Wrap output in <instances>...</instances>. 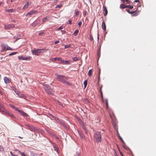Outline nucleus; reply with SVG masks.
I'll return each instance as SVG.
<instances>
[{"mask_svg": "<svg viewBox=\"0 0 156 156\" xmlns=\"http://www.w3.org/2000/svg\"><path fill=\"white\" fill-rule=\"evenodd\" d=\"M55 76H56V79L58 81H59L63 83H66L68 85H70L71 84L68 81L66 80V78L64 75H59L55 73Z\"/></svg>", "mask_w": 156, "mask_h": 156, "instance_id": "1", "label": "nucleus"}, {"mask_svg": "<svg viewBox=\"0 0 156 156\" xmlns=\"http://www.w3.org/2000/svg\"><path fill=\"white\" fill-rule=\"evenodd\" d=\"M94 140L96 142L98 143L101 142V136L100 133L99 132L96 133L94 135Z\"/></svg>", "mask_w": 156, "mask_h": 156, "instance_id": "2", "label": "nucleus"}, {"mask_svg": "<svg viewBox=\"0 0 156 156\" xmlns=\"http://www.w3.org/2000/svg\"><path fill=\"white\" fill-rule=\"evenodd\" d=\"M43 50V49H34L31 51V52L33 55H38L42 52V51Z\"/></svg>", "mask_w": 156, "mask_h": 156, "instance_id": "3", "label": "nucleus"}, {"mask_svg": "<svg viewBox=\"0 0 156 156\" xmlns=\"http://www.w3.org/2000/svg\"><path fill=\"white\" fill-rule=\"evenodd\" d=\"M44 88L46 93L48 94H51L52 90V89L51 88L50 86L47 84L44 85Z\"/></svg>", "mask_w": 156, "mask_h": 156, "instance_id": "4", "label": "nucleus"}, {"mask_svg": "<svg viewBox=\"0 0 156 156\" xmlns=\"http://www.w3.org/2000/svg\"><path fill=\"white\" fill-rule=\"evenodd\" d=\"M31 3L32 2L30 1L27 2V3L24 5L22 9H23L25 10L27 9L29 6L31 5Z\"/></svg>", "mask_w": 156, "mask_h": 156, "instance_id": "5", "label": "nucleus"}, {"mask_svg": "<svg viewBox=\"0 0 156 156\" xmlns=\"http://www.w3.org/2000/svg\"><path fill=\"white\" fill-rule=\"evenodd\" d=\"M14 25L13 24H11L7 25H5L4 29L5 30H9L11 28H13L14 27Z\"/></svg>", "mask_w": 156, "mask_h": 156, "instance_id": "6", "label": "nucleus"}, {"mask_svg": "<svg viewBox=\"0 0 156 156\" xmlns=\"http://www.w3.org/2000/svg\"><path fill=\"white\" fill-rule=\"evenodd\" d=\"M5 109L4 105L0 102V112H5Z\"/></svg>", "mask_w": 156, "mask_h": 156, "instance_id": "7", "label": "nucleus"}, {"mask_svg": "<svg viewBox=\"0 0 156 156\" xmlns=\"http://www.w3.org/2000/svg\"><path fill=\"white\" fill-rule=\"evenodd\" d=\"M2 47H3V49L6 50H12V49L9 46L5 45H2Z\"/></svg>", "mask_w": 156, "mask_h": 156, "instance_id": "8", "label": "nucleus"}, {"mask_svg": "<svg viewBox=\"0 0 156 156\" xmlns=\"http://www.w3.org/2000/svg\"><path fill=\"white\" fill-rule=\"evenodd\" d=\"M37 10H35L34 11H31L30 12H28L27 14L26 15V16H27L28 15H31L37 13Z\"/></svg>", "mask_w": 156, "mask_h": 156, "instance_id": "9", "label": "nucleus"}, {"mask_svg": "<svg viewBox=\"0 0 156 156\" xmlns=\"http://www.w3.org/2000/svg\"><path fill=\"white\" fill-rule=\"evenodd\" d=\"M103 9L104 10V12H105L104 15L105 16H106L108 14V10L107 9V8L106 6H104L103 7Z\"/></svg>", "mask_w": 156, "mask_h": 156, "instance_id": "10", "label": "nucleus"}, {"mask_svg": "<svg viewBox=\"0 0 156 156\" xmlns=\"http://www.w3.org/2000/svg\"><path fill=\"white\" fill-rule=\"evenodd\" d=\"M4 80L5 83H7L10 82V79L7 77H5L4 78Z\"/></svg>", "mask_w": 156, "mask_h": 156, "instance_id": "11", "label": "nucleus"}, {"mask_svg": "<svg viewBox=\"0 0 156 156\" xmlns=\"http://www.w3.org/2000/svg\"><path fill=\"white\" fill-rule=\"evenodd\" d=\"M51 18V16H48L44 18L42 20V22L43 23L45 22L46 21H48L50 18Z\"/></svg>", "mask_w": 156, "mask_h": 156, "instance_id": "12", "label": "nucleus"}, {"mask_svg": "<svg viewBox=\"0 0 156 156\" xmlns=\"http://www.w3.org/2000/svg\"><path fill=\"white\" fill-rule=\"evenodd\" d=\"M70 62L69 61H64L62 60V61L60 63L63 64H69Z\"/></svg>", "mask_w": 156, "mask_h": 156, "instance_id": "13", "label": "nucleus"}, {"mask_svg": "<svg viewBox=\"0 0 156 156\" xmlns=\"http://www.w3.org/2000/svg\"><path fill=\"white\" fill-rule=\"evenodd\" d=\"M18 112H20L23 116H24L27 117V116L28 115L26 113L20 110H19Z\"/></svg>", "mask_w": 156, "mask_h": 156, "instance_id": "14", "label": "nucleus"}, {"mask_svg": "<svg viewBox=\"0 0 156 156\" xmlns=\"http://www.w3.org/2000/svg\"><path fill=\"white\" fill-rule=\"evenodd\" d=\"M102 27L104 30L105 31L106 30V26L105 24V23L103 20L102 23Z\"/></svg>", "mask_w": 156, "mask_h": 156, "instance_id": "15", "label": "nucleus"}, {"mask_svg": "<svg viewBox=\"0 0 156 156\" xmlns=\"http://www.w3.org/2000/svg\"><path fill=\"white\" fill-rule=\"evenodd\" d=\"M31 60H32V58L31 56H28L26 57H24V60L30 61Z\"/></svg>", "mask_w": 156, "mask_h": 156, "instance_id": "16", "label": "nucleus"}, {"mask_svg": "<svg viewBox=\"0 0 156 156\" xmlns=\"http://www.w3.org/2000/svg\"><path fill=\"white\" fill-rule=\"evenodd\" d=\"M5 112V115H7L8 116H9L10 117H13V115L11 113H9L8 112H6L5 110V112Z\"/></svg>", "mask_w": 156, "mask_h": 156, "instance_id": "17", "label": "nucleus"}, {"mask_svg": "<svg viewBox=\"0 0 156 156\" xmlns=\"http://www.w3.org/2000/svg\"><path fill=\"white\" fill-rule=\"evenodd\" d=\"M9 105L11 108H14L16 111L18 112L19 110L18 108H17L14 105L11 104H9Z\"/></svg>", "mask_w": 156, "mask_h": 156, "instance_id": "18", "label": "nucleus"}, {"mask_svg": "<svg viewBox=\"0 0 156 156\" xmlns=\"http://www.w3.org/2000/svg\"><path fill=\"white\" fill-rule=\"evenodd\" d=\"M19 97L20 98H23L24 99H26V97L23 94L21 93Z\"/></svg>", "mask_w": 156, "mask_h": 156, "instance_id": "19", "label": "nucleus"}, {"mask_svg": "<svg viewBox=\"0 0 156 156\" xmlns=\"http://www.w3.org/2000/svg\"><path fill=\"white\" fill-rule=\"evenodd\" d=\"M92 75V70L90 69L88 73V75L89 76H91Z\"/></svg>", "mask_w": 156, "mask_h": 156, "instance_id": "20", "label": "nucleus"}, {"mask_svg": "<svg viewBox=\"0 0 156 156\" xmlns=\"http://www.w3.org/2000/svg\"><path fill=\"white\" fill-rule=\"evenodd\" d=\"M6 11L7 12L12 13L13 12V9H7L6 10Z\"/></svg>", "mask_w": 156, "mask_h": 156, "instance_id": "21", "label": "nucleus"}, {"mask_svg": "<svg viewBox=\"0 0 156 156\" xmlns=\"http://www.w3.org/2000/svg\"><path fill=\"white\" fill-rule=\"evenodd\" d=\"M127 5H125L123 4H122L120 5V7L122 9H125L127 8Z\"/></svg>", "mask_w": 156, "mask_h": 156, "instance_id": "22", "label": "nucleus"}, {"mask_svg": "<svg viewBox=\"0 0 156 156\" xmlns=\"http://www.w3.org/2000/svg\"><path fill=\"white\" fill-rule=\"evenodd\" d=\"M79 32V30H76L74 33H73V34L74 36H76Z\"/></svg>", "mask_w": 156, "mask_h": 156, "instance_id": "23", "label": "nucleus"}, {"mask_svg": "<svg viewBox=\"0 0 156 156\" xmlns=\"http://www.w3.org/2000/svg\"><path fill=\"white\" fill-rule=\"evenodd\" d=\"M54 60H57L58 61H60L61 62L62 61V58H60V57H59V58H54Z\"/></svg>", "mask_w": 156, "mask_h": 156, "instance_id": "24", "label": "nucleus"}, {"mask_svg": "<svg viewBox=\"0 0 156 156\" xmlns=\"http://www.w3.org/2000/svg\"><path fill=\"white\" fill-rule=\"evenodd\" d=\"M83 84L84 85V88H85L86 87L87 84V80H85L83 82Z\"/></svg>", "mask_w": 156, "mask_h": 156, "instance_id": "25", "label": "nucleus"}, {"mask_svg": "<svg viewBox=\"0 0 156 156\" xmlns=\"http://www.w3.org/2000/svg\"><path fill=\"white\" fill-rule=\"evenodd\" d=\"M18 58L20 60H24V57L22 56H18Z\"/></svg>", "mask_w": 156, "mask_h": 156, "instance_id": "26", "label": "nucleus"}, {"mask_svg": "<svg viewBox=\"0 0 156 156\" xmlns=\"http://www.w3.org/2000/svg\"><path fill=\"white\" fill-rule=\"evenodd\" d=\"M71 45L70 44H67L65 45V48H69L71 47Z\"/></svg>", "mask_w": 156, "mask_h": 156, "instance_id": "27", "label": "nucleus"}, {"mask_svg": "<svg viewBox=\"0 0 156 156\" xmlns=\"http://www.w3.org/2000/svg\"><path fill=\"white\" fill-rule=\"evenodd\" d=\"M75 15L76 16H77L79 14V11L77 9H76L75 10Z\"/></svg>", "mask_w": 156, "mask_h": 156, "instance_id": "28", "label": "nucleus"}, {"mask_svg": "<svg viewBox=\"0 0 156 156\" xmlns=\"http://www.w3.org/2000/svg\"><path fill=\"white\" fill-rule=\"evenodd\" d=\"M15 92L19 96H20V94L21 93L18 90H15Z\"/></svg>", "mask_w": 156, "mask_h": 156, "instance_id": "29", "label": "nucleus"}, {"mask_svg": "<svg viewBox=\"0 0 156 156\" xmlns=\"http://www.w3.org/2000/svg\"><path fill=\"white\" fill-rule=\"evenodd\" d=\"M78 58H79L78 57H75L73 58H72V59H73V60L74 61H76L78 60Z\"/></svg>", "mask_w": 156, "mask_h": 156, "instance_id": "30", "label": "nucleus"}, {"mask_svg": "<svg viewBox=\"0 0 156 156\" xmlns=\"http://www.w3.org/2000/svg\"><path fill=\"white\" fill-rule=\"evenodd\" d=\"M89 39L91 41H93V39L92 36L91 34H90L89 35Z\"/></svg>", "mask_w": 156, "mask_h": 156, "instance_id": "31", "label": "nucleus"}, {"mask_svg": "<svg viewBox=\"0 0 156 156\" xmlns=\"http://www.w3.org/2000/svg\"><path fill=\"white\" fill-rule=\"evenodd\" d=\"M105 102L106 103V107L107 108H108V100L106 99L105 100Z\"/></svg>", "mask_w": 156, "mask_h": 156, "instance_id": "32", "label": "nucleus"}, {"mask_svg": "<svg viewBox=\"0 0 156 156\" xmlns=\"http://www.w3.org/2000/svg\"><path fill=\"white\" fill-rule=\"evenodd\" d=\"M62 4L60 5H57L55 7L56 8H60L62 7Z\"/></svg>", "mask_w": 156, "mask_h": 156, "instance_id": "33", "label": "nucleus"}, {"mask_svg": "<svg viewBox=\"0 0 156 156\" xmlns=\"http://www.w3.org/2000/svg\"><path fill=\"white\" fill-rule=\"evenodd\" d=\"M4 150V148L3 147L0 145V151H3Z\"/></svg>", "mask_w": 156, "mask_h": 156, "instance_id": "34", "label": "nucleus"}, {"mask_svg": "<svg viewBox=\"0 0 156 156\" xmlns=\"http://www.w3.org/2000/svg\"><path fill=\"white\" fill-rule=\"evenodd\" d=\"M17 53V52H13L10 54L9 55V56L12 55L16 54Z\"/></svg>", "mask_w": 156, "mask_h": 156, "instance_id": "35", "label": "nucleus"}, {"mask_svg": "<svg viewBox=\"0 0 156 156\" xmlns=\"http://www.w3.org/2000/svg\"><path fill=\"white\" fill-rule=\"evenodd\" d=\"M80 137L82 138L83 139L84 138V136L83 134L80 133Z\"/></svg>", "mask_w": 156, "mask_h": 156, "instance_id": "36", "label": "nucleus"}, {"mask_svg": "<svg viewBox=\"0 0 156 156\" xmlns=\"http://www.w3.org/2000/svg\"><path fill=\"white\" fill-rule=\"evenodd\" d=\"M127 7L129 8L130 9H132L133 8V6L132 5H127Z\"/></svg>", "mask_w": 156, "mask_h": 156, "instance_id": "37", "label": "nucleus"}, {"mask_svg": "<svg viewBox=\"0 0 156 156\" xmlns=\"http://www.w3.org/2000/svg\"><path fill=\"white\" fill-rule=\"evenodd\" d=\"M63 28V27L62 26H61L60 27H59L58 28L57 30L62 29Z\"/></svg>", "mask_w": 156, "mask_h": 156, "instance_id": "38", "label": "nucleus"}, {"mask_svg": "<svg viewBox=\"0 0 156 156\" xmlns=\"http://www.w3.org/2000/svg\"><path fill=\"white\" fill-rule=\"evenodd\" d=\"M11 88H12V89L14 91H15L16 90L15 88L13 86H12L11 87Z\"/></svg>", "mask_w": 156, "mask_h": 156, "instance_id": "39", "label": "nucleus"}, {"mask_svg": "<svg viewBox=\"0 0 156 156\" xmlns=\"http://www.w3.org/2000/svg\"><path fill=\"white\" fill-rule=\"evenodd\" d=\"M82 24V22L81 21H80L78 23V25L79 27H80L81 26Z\"/></svg>", "mask_w": 156, "mask_h": 156, "instance_id": "40", "label": "nucleus"}, {"mask_svg": "<svg viewBox=\"0 0 156 156\" xmlns=\"http://www.w3.org/2000/svg\"><path fill=\"white\" fill-rule=\"evenodd\" d=\"M136 10L134 11H133V12H129V13L131 14H133L135 13V12H136Z\"/></svg>", "mask_w": 156, "mask_h": 156, "instance_id": "41", "label": "nucleus"}, {"mask_svg": "<svg viewBox=\"0 0 156 156\" xmlns=\"http://www.w3.org/2000/svg\"><path fill=\"white\" fill-rule=\"evenodd\" d=\"M99 50H100V49L98 51V57H99L100 56V52Z\"/></svg>", "mask_w": 156, "mask_h": 156, "instance_id": "42", "label": "nucleus"}, {"mask_svg": "<svg viewBox=\"0 0 156 156\" xmlns=\"http://www.w3.org/2000/svg\"><path fill=\"white\" fill-rule=\"evenodd\" d=\"M58 104L59 105H60V106H63V105H62V103L61 102L58 101Z\"/></svg>", "mask_w": 156, "mask_h": 156, "instance_id": "43", "label": "nucleus"}, {"mask_svg": "<svg viewBox=\"0 0 156 156\" xmlns=\"http://www.w3.org/2000/svg\"><path fill=\"white\" fill-rule=\"evenodd\" d=\"M59 42V41H56L55 42V44H56Z\"/></svg>", "mask_w": 156, "mask_h": 156, "instance_id": "44", "label": "nucleus"}, {"mask_svg": "<svg viewBox=\"0 0 156 156\" xmlns=\"http://www.w3.org/2000/svg\"><path fill=\"white\" fill-rule=\"evenodd\" d=\"M119 138L120 139V140L122 141L123 143H124V141L122 139V138L121 137V136H119Z\"/></svg>", "mask_w": 156, "mask_h": 156, "instance_id": "45", "label": "nucleus"}, {"mask_svg": "<svg viewBox=\"0 0 156 156\" xmlns=\"http://www.w3.org/2000/svg\"><path fill=\"white\" fill-rule=\"evenodd\" d=\"M102 87V86H101V87L100 88V90H99V91H100V93H101V92H102V90H101Z\"/></svg>", "mask_w": 156, "mask_h": 156, "instance_id": "46", "label": "nucleus"}, {"mask_svg": "<svg viewBox=\"0 0 156 156\" xmlns=\"http://www.w3.org/2000/svg\"><path fill=\"white\" fill-rule=\"evenodd\" d=\"M125 1L127 3H129L130 2L129 0H126Z\"/></svg>", "mask_w": 156, "mask_h": 156, "instance_id": "47", "label": "nucleus"}, {"mask_svg": "<svg viewBox=\"0 0 156 156\" xmlns=\"http://www.w3.org/2000/svg\"><path fill=\"white\" fill-rule=\"evenodd\" d=\"M21 155L22 156H26L23 153H22L21 154Z\"/></svg>", "mask_w": 156, "mask_h": 156, "instance_id": "48", "label": "nucleus"}, {"mask_svg": "<svg viewBox=\"0 0 156 156\" xmlns=\"http://www.w3.org/2000/svg\"><path fill=\"white\" fill-rule=\"evenodd\" d=\"M69 23L71 24L72 23V21L70 20H68Z\"/></svg>", "mask_w": 156, "mask_h": 156, "instance_id": "49", "label": "nucleus"}, {"mask_svg": "<svg viewBox=\"0 0 156 156\" xmlns=\"http://www.w3.org/2000/svg\"><path fill=\"white\" fill-rule=\"evenodd\" d=\"M43 32H41L39 33V35H41L43 34Z\"/></svg>", "mask_w": 156, "mask_h": 156, "instance_id": "50", "label": "nucleus"}, {"mask_svg": "<svg viewBox=\"0 0 156 156\" xmlns=\"http://www.w3.org/2000/svg\"><path fill=\"white\" fill-rule=\"evenodd\" d=\"M20 154H21L22 153L20 151L18 150H16Z\"/></svg>", "mask_w": 156, "mask_h": 156, "instance_id": "51", "label": "nucleus"}, {"mask_svg": "<svg viewBox=\"0 0 156 156\" xmlns=\"http://www.w3.org/2000/svg\"><path fill=\"white\" fill-rule=\"evenodd\" d=\"M100 94H101V98H102V99L103 100V93H102V92Z\"/></svg>", "mask_w": 156, "mask_h": 156, "instance_id": "52", "label": "nucleus"}, {"mask_svg": "<svg viewBox=\"0 0 156 156\" xmlns=\"http://www.w3.org/2000/svg\"><path fill=\"white\" fill-rule=\"evenodd\" d=\"M62 34H64L66 33V31H62Z\"/></svg>", "mask_w": 156, "mask_h": 156, "instance_id": "53", "label": "nucleus"}, {"mask_svg": "<svg viewBox=\"0 0 156 156\" xmlns=\"http://www.w3.org/2000/svg\"><path fill=\"white\" fill-rule=\"evenodd\" d=\"M134 2H139V1L138 0H135Z\"/></svg>", "mask_w": 156, "mask_h": 156, "instance_id": "54", "label": "nucleus"}, {"mask_svg": "<svg viewBox=\"0 0 156 156\" xmlns=\"http://www.w3.org/2000/svg\"><path fill=\"white\" fill-rule=\"evenodd\" d=\"M0 94H1L2 95L3 94V93L0 90Z\"/></svg>", "mask_w": 156, "mask_h": 156, "instance_id": "55", "label": "nucleus"}, {"mask_svg": "<svg viewBox=\"0 0 156 156\" xmlns=\"http://www.w3.org/2000/svg\"><path fill=\"white\" fill-rule=\"evenodd\" d=\"M10 154L12 156H13V155H15V154H13L11 152H10Z\"/></svg>", "mask_w": 156, "mask_h": 156, "instance_id": "56", "label": "nucleus"}, {"mask_svg": "<svg viewBox=\"0 0 156 156\" xmlns=\"http://www.w3.org/2000/svg\"><path fill=\"white\" fill-rule=\"evenodd\" d=\"M123 3H124L125 0H121Z\"/></svg>", "mask_w": 156, "mask_h": 156, "instance_id": "57", "label": "nucleus"}, {"mask_svg": "<svg viewBox=\"0 0 156 156\" xmlns=\"http://www.w3.org/2000/svg\"><path fill=\"white\" fill-rule=\"evenodd\" d=\"M127 12L128 13H129V12H129V10L127 9Z\"/></svg>", "mask_w": 156, "mask_h": 156, "instance_id": "58", "label": "nucleus"}, {"mask_svg": "<svg viewBox=\"0 0 156 156\" xmlns=\"http://www.w3.org/2000/svg\"><path fill=\"white\" fill-rule=\"evenodd\" d=\"M99 37L98 35V39L99 40Z\"/></svg>", "mask_w": 156, "mask_h": 156, "instance_id": "59", "label": "nucleus"}, {"mask_svg": "<svg viewBox=\"0 0 156 156\" xmlns=\"http://www.w3.org/2000/svg\"><path fill=\"white\" fill-rule=\"evenodd\" d=\"M118 135L119 137V136H120L119 134V133H118Z\"/></svg>", "mask_w": 156, "mask_h": 156, "instance_id": "60", "label": "nucleus"}, {"mask_svg": "<svg viewBox=\"0 0 156 156\" xmlns=\"http://www.w3.org/2000/svg\"><path fill=\"white\" fill-rule=\"evenodd\" d=\"M13 1H14L13 0H11V2H13Z\"/></svg>", "mask_w": 156, "mask_h": 156, "instance_id": "61", "label": "nucleus"}, {"mask_svg": "<svg viewBox=\"0 0 156 156\" xmlns=\"http://www.w3.org/2000/svg\"><path fill=\"white\" fill-rule=\"evenodd\" d=\"M13 156H18L16 155H13Z\"/></svg>", "mask_w": 156, "mask_h": 156, "instance_id": "62", "label": "nucleus"}, {"mask_svg": "<svg viewBox=\"0 0 156 156\" xmlns=\"http://www.w3.org/2000/svg\"><path fill=\"white\" fill-rule=\"evenodd\" d=\"M89 1H90V3H91V0H88Z\"/></svg>", "mask_w": 156, "mask_h": 156, "instance_id": "63", "label": "nucleus"}, {"mask_svg": "<svg viewBox=\"0 0 156 156\" xmlns=\"http://www.w3.org/2000/svg\"><path fill=\"white\" fill-rule=\"evenodd\" d=\"M2 2H0V5H1V4H2Z\"/></svg>", "mask_w": 156, "mask_h": 156, "instance_id": "64", "label": "nucleus"}]
</instances>
